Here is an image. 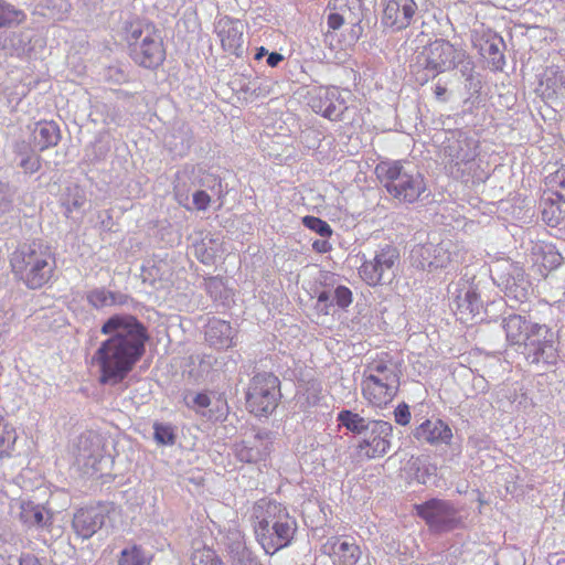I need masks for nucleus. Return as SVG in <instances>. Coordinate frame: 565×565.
<instances>
[{
  "label": "nucleus",
  "mask_w": 565,
  "mask_h": 565,
  "mask_svg": "<svg viewBox=\"0 0 565 565\" xmlns=\"http://www.w3.org/2000/svg\"><path fill=\"white\" fill-rule=\"evenodd\" d=\"M393 426L391 423L376 419L371 424L367 434L359 439L356 449L360 456L367 459L384 457L391 449Z\"/></svg>",
  "instance_id": "f8f14e48"
},
{
  "label": "nucleus",
  "mask_w": 565,
  "mask_h": 565,
  "mask_svg": "<svg viewBox=\"0 0 565 565\" xmlns=\"http://www.w3.org/2000/svg\"><path fill=\"white\" fill-rule=\"evenodd\" d=\"M280 397V381L275 374L263 372L252 377L246 392V404L256 416L271 414Z\"/></svg>",
  "instance_id": "0eeeda50"
},
{
  "label": "nucleus",
  "mask_w": 565,
  "mask_h": 565,
  "mask_svg": "<svg viewBox=\"0 0 565 565\" xmlns=\"http://www.w3.org/2000/svg\"><path fill=\"white\" fill-rule=\"evenodd\" d=\"M216 33L224 51L241 57L244 53V24L228 17L221 18L215 24Z\"/></svg>",
  "instance_id": "a211bd4d"
},
{
  "label": "nucleus",
  "mask_w": 565,
  "mask_h": 565,
  "mask_svg": "<svg viewBox=\"0 0 565 565\" xmlns=\"http://www.w3.org/2000/svg\"><path fill=\"white\" fill-rule=\"evenodd\" d=\"M463 77H466L468 81L471 79L472 75L471 72L473 70V63L470 60L469 55L465 52V57L462 62L458 63L457 66Z\"/></svg>",
  "instance_id": "6e6d98bb"
},
{
  "label": "nucleus",
  "mask_w": 565,
  "mask_h": 565,
  "mask_svg": "<svg viewBox=\"0 0 565 565\" xmlns=\"http://www.w3.org/2000/svg\"><path fill=\"white\" fill-rule=\"evenodd\" d=\"M337 420L350 433L362 438L367 434L371 424H373L375 419H369L350 409H343L338 414Z\"/></svg>",
  "instance_id": "7c9ffc66"
},
{
  "label": "nucleus",
  "mask_w": 565,
  "mask_h": 565,
  "mask_svg": "<svg viewBox=\"0 0 565 565\" xmlns=\"http://www.w3.org/2000/svg\"><path fill=\"white\" fill-rule=\"evenodd\" d=\"M353 300L352 291L349 287L339 285L332 290L333 306L347 309Z\"/></svg>",
  "instance_id": "a19ab883"
},
{
  "label": "nucleus",
  "mask_w": 565,
  "mask_h": 565,
  "mask_svg": "<svg viewBox=\"0 0 565 565\" xmlns=\"http://www.w3.org/2000/svg\"><path fill=\"white\" fill-rule=\"evenodd\" d=\"M563 263V256L555 252L552 246L543 255V266L550 269L557 268Z\"/></svg>",
  "instance_id": "09e8293b"
},
{
  "label": "nucleus",
  "mask_w": 565,
  "mask_h": 565,
  "mask_svg": "<svg viewBox=\"0 0 565 565\" xmlns=\"http://www.w3.org/2000/svg\"><path fill=\"white\" fill-rule=\"evenodd\" d=\"M434 95L436 97L437 100L439 102H447V88L443 85H440L439 83L435 86V89H434Z\"/></svg>",
  "instance_id": "e2e57ef3"
},
{
  "label": "nucleus",
  "mask_w": 565,
  "mask_h": 565,
  "mask_svg": "<svg viewBox=\"0 0 565 565\" xmlns=\"http://www.w3.org/2000/svg\"><path fill=\"white\" fill-rule=\"evenodd\" d=\"M21 168L29 173H35L41 168V159L39 156H28L21 160Z\"/></svg>",
  "instance_id": "603ef678"
},
{
  "label": "nucleus",
  "mask_w": 565,
  "mask_h": 565,
  "mask_svg": "<svg viewBox=\"0 0 565 565\" xmlns=\"http://www.w3.org/2000/svg\"><path fill=\"white\" fill-rule=\"evenodd\" d=\"M502 328L511 344L523 345V354L532 364L555 365L558 361L556 335L546 324L527 320L521 315L503 318Z\"/></svg>",
  "instance_id": "f03ea898"
},
{
  "label": "nucleus",
  "mask_w": 565,
  "mask_h": 565,
  "mask_svg": "<svg viewBox=\"0 0 565 565\" xmlns=\"http://www.w3.org/2000/svg\"><path fill=\"white\" fill-rule=\"evenodd\" d=\"M555 565H565V559H557Z\"/></svg>",
  "instance_id": "774afa93"
},
{
  "label": "nucleus",
  "mask_w": 565,
  "mask_h": 565,
  "mask_svg": "<svg viewBox=\"0 0 565 565\" xmlns=\"http://www.w3.org/2000/svg\"><path fill=\"white\" fill-rule=\"evenodd\" d=\"M375 173L398 203L413 204L429 195L425 177L409 162L381 161L375 167Z\"/></svg>",
  "instance_id": "20e7f679"
},
{
  "label": "nucleus",
  "mask_w": 565,
  "mask_h": 565,
  "mask_svg": "<svg viewBox=\"0 0 565 565\" xmlns=\"http://www.w3.org/2000/svg\"><path fill=\"white\" fill-rule=\"evenodd\" d=\"M450 308L458 320L463 323L472 322L483 308L478 285L469 279L460 278L448 285Z\"/></svg>",
  "instance_id": "1a4fd4ad"
},
{
  "label": "nucleus",
  "mask_w": 565,
  "mask_h": 565,
  "mask_svg": "<svg viewBox=\"0 0 565 565\" xmlns=\"http://www.w3.org/2000/svg\"><path fill=\"white\" fill-rule=\"evenodd\" d=\"M166 142L172 153L184 157L194 143V135L191 127L182 122L173 129Z\"/></svg>",
  "instance_id": "c85d7f7f"
},
{
  "label": "nucleus",
  "mask_w": 565,
  "mask_h": 565,
  "mask_svg": "<svg viewBox=\"0 0 565 565\" xmlns=\"http://www.w3.org/2000/svg\"><path fill=\"white\" fill-rule=\"evenodd\" d=\"M184 401L188 407L210 420L225 418L228 412L227 403L222 396H218L214 408H209L212 401L206 393H198L192 396L191 399H189V396H185Z\"/></svg>",
  "instance_id": "4be33fe9"
},
{
  "label": "nucleus",
  "mask_w": 565,
  "mask_h": 565,
  "mask_svg": "<svg viewBox=\"0 0 565 565\" xmlns=\"http://www.w3.org/2000/svg\"><path fill=\"white\" fill-rule=\"evenodd\" d=\"M415 510L429 531L436 534L450 532L461 523L458 510L447 500L433 498L416 504Z\"/></svg>",
  "instance_id": "9d476101"
},
{
  "label": "nucleus",
  "mask_w": 565,
  "mask_h": 565,
  "mask_svg": "<svg viewBox=\"0 0 565 565\" xmlns=\"http://www.w3.org/2000/svg\"><path fill=\"white\" fill-rule=\"evenodd\" d=\"M252 520L258 543L270 555L289 546L298 529L287 508L268 498L253 504Z\"/></svg>",
  "instance_id": "7ed1b4c3"
},
{
  "label": "nucleus",
  "mask_w": 565,
  "mask_h": 565,
  "mask_svg": "<svg viewBox=\"0 0 565 565\" xmlns=\"http://www.w3.org/2000/svg\"><path fill=\"white\" fill-rule=\"evenodd\" d=\"M267 55H268V51L264 46H260L256 51L255 60H262L264 56H267Z\"/></svg>",
  "instance_id": "338daca9"
},
{
  "label": "nucleus",
  "mask_w": 565,
  "mask_h": 565,
  "mask_svg": "<svg viewBox=\"0 0 565 565\" xmlns=\"http://www.w3.org/2000/svg\"><path fill=\"white\" fill-rule=\"evenodd\" d=\"M395 422L402 426H405L411 420V412L407 404H399L394 411Z\"/></svg>",
  "instance_id": "864d4df0"
},
{
  "label": "nucleus",
  "mask_w": 565,
  "mask_h": 565,
  "mask_svg": "<svg viewBox=\"0 0 565 565\" xmlns=\"http://www.w3.org/2000/svg\"><path fill=\"white\" fill-rule=\"evenodd\" d=\"M20 565H41V564L36 557L28 555V556L21 558Z\"/></svg>",
  "instance_id": "69168bd1"
},
{
  "label": "nucleus",
  "mask_w": 565,
  "mask_h": 565,
  "mask_svg": "<svg viewBox=\"0 0 565 565\" xmlns=\"http://www.w3.org/2000/svg\"><path fill=\"white\" fill-rule=\"evenodd\" d=\"M525 282L523 271L518 267L513 268V275H511L505 282L507 296H512L516 300L525 298L527 294L526 287L524 286Z\"/></svg>",
  "instance_id": "f704fd0d"
},
{
  "label": "nucleus",
  "mask_w": 565,
  "mask_h": 565,
  "mask_svg": "<svg viewBox=\"0 0 565 565\" xmlns=\"http://www.w3.org/2000/svg\"><path fill=\"white\" fill-rule=\"evenodd\" d=\"M86 299L92 307L100 309L109 306L126 305L129 300V296L118 291H110L102 287L89 290Z\"/></svg>",
  "instance_id": "c756f323"
},
{
  "label": "nucleus",
  "mask_w": 565,
  "mask_h": 565,
  "mask_svg": "<svg viewBox=\"0 0 565 565\" xmlns=\"http://www.w3.org/2000/svg\"><path fill=\"white\" fill-rule=\"evenodd\" d=\"M20 520L29 527L45 529L52 524V514L43 505L25 502L21 505Z\"/></svg>",
  "instance_id": "cd10ccee"
},
{
  "label": "nucleus",
  "mask_w": 565,
  "mask_h": 565,
  "mask_svg": "<svg viewBox=\"0 0 565 565\" xmlns=\"http://www.w3.org/2000/svg\"><path fill=\"white\" fill-rule=\"evenodd\" d=\"M60 140L61 130L55 121H41L36 124L33 130V142L40 151L55 147Z\"/></svg>",
  "instance_id": "bb28decb"
},
{
  "label": "nucleus",
  "mask_w": 565,
  "mask_h": 565,
  "mask_svg": "<svg viewBox=\"0 0 565 565\" xmlns=\"http://www.w3.org/2000/svg\"><path fill=\"white\" fill-rule=\"evenodd\" d=\"M147 556L139 545L126 547L120 552L118 565H145Z\"/></svg>",
  "instance_id": "4c0bfd02"
},
{
  "label": "nucleus",
  "mask_w": 565,
  "mask_h": 565,
  "mask_svg": "<svg viewBox=\"0 0 565 565\" xmlns=\"http://www.w3.org/2000/svg\"><path fill=\"white\" fill-rule=\"evenodd\" d=\"M107 510L103 505L77 510L72 520V527L83 540L90 539L105 524Z\"/></svg>",
  "instance_id": "dca6fc26"
},
{
  "label": "nucleus",
  "mask_w": 565,
  "mask_h": 565,
  "mask_svg": "<svg viewBox=\"0 0 565 565\" xmlns=\"http://www.w3.org/2000/svg\"><path fill=\"white\" fill-rule=\"evenodd\" d=\"M234 330L230 322L212 319L205 329L206 341L216 349H227L233 344Z\"/></svg>",
  "instance_id": "393cba45"
},
{
  "label": "nucleus",
  "mask_w": 565,
  "mask_h": 565,
  "mask_svg": "<svg viewBox=\"0 0 565 565\" xmlns=\"http://www.w3.org/2000/svg\"><path fill=\"white\" fill-rule=\"evenodd\" d=\"M193 204L198 211H205L211 203V195L204 190H198L193 193Z\"/></svg>",
  "instance_id": "3c124183"
},
{
  "label": "nucleus",
  "mask_w": 565,
  "mask_h": 565,
  "mask_svg": "<svg viewBox=\"0 0 565 565\" xmlns=\"http://www.w3.org/2000/svg\"><path fill=\"white\" fill-rule=\"evenodd\" d=\"M423 233L415 235L414 239L417 243L412 247L409 255L412 265L418 269L445 267L451 259L449 250L451 242L447 239L438 243L433 241L423 243Z\"/></svg>",
  "instance_id": "9b49d317"
},
{
  "label": "nucleus",
  "mask_w": 565,
  "mask_h": 565,
  "mask_svg": "<svg viewBox=\"0 0 565 565\" xmlns=\"http://www.w3.org/2000/svg\"><path fill=\"white\" fill-rule=\"evenodd\" d=\"M323 553L333 555L334 563L356 564L360 557V548L354 543L342 541L338 537L330 539L323 546Z\"/></svg>",
  "instance_id": "b1692460"
},
{
  "label": "nucleus",
  "mask_w": 565,
  "mask_h": 565,
  "mask_svg": "<svg viewBox=\"0 0 565 565\" xmlns=\"http://www.w3.org/2000/svg\"><path fill=\"white\" fill-rule=\"evenodd\" d=\"M204 288L214 299L221 298L224 289V284L220 277H209L204 281Z\"/></svg>",
  "instance_id": "49530a36"
},
{
  "label": "nucleus",
  "mask_w": 565,
  "mask_h": 565,
  "mask_svg": "<svg viewBox=\"0 0 565 565\" xmlns=\"http://www.w3.org/2000/svg\"><path fill=\"white\" fill-rule=\"evenodd\" d=\"M310 106L316 114L333 121L342 120L348 109L345 100L337 87L320 88L318 95L311 98Z\"/></svg>",
  "instance_id": "f3484780"
},
{
  "label": "nucleus",
  "mask_w": 565,
  "mask_h": 565,
  "mask_svg": "<svg viewBox=\"0 0 565 565\" xmlns=\"http://www.w3.org/2000/svg\"><path fill=\"white\" fill-rule=\"evenodd\" d=\"M195 252L198 255V258L204 263L210 264L213 260L214 254L207 252L206 244L202 242L200 245L195 247Z\"/></svg>",
  "instance_id": "13d9d810"
},
{
  "label": "nucleus",
  "mask_w": 565,
  "mask_h": 565,
  "mask_svg": "<svg viewBox=\"0 0 565 565\" xmlns=\"http://www.w3.org/2000/svg\"><path fill=\"white\" fill-rule=\"evenodd\" d=\"M412 436L420 444L430 446L450 445L452 430L439 418L426 419L414 428Z\"/></svg>",
  "instance_id": "6ab92c4d"
},
{
  "label": "nucleus",
  "mask_w": 565,
  "mask_h": 565,
  "mask_svg": "<svg viewBox=\"0 0 565 565\" xmlns=\"http://www.w3.org/2000/svg\"><path fill=\"white\" fill-rule=\"evenodd\" d=\"M46 7L57 8L60 13L68 11L70 3L67 0H46Z\"/></svg>",
  "instance_id": "bf43d9fd"
},
{
  "label": "nucleus",
  "mask_w": 565,
  "mask_h": 565,
  "mask_svg": "<svg viewBox=\"0 0 565 565\" xmlns=\"http://www.w3.org/2000/svg\"><path fill=\"white\" fill-rule=\"evenodd\" d=\"M302 224L323 238L330 237L333 232L331 226L326 221L312 215L302 217Z\"/></svg>",
  "instance_id": "58836bf2"
},
{
  "label": "nucleus",
  "mask_w": 565,
  "mask_h": 565,
  "mask_svg": "<svg viewBox=\"0 0 565 565\" xmlns=\"http://www.w3.org/2000/svg\"><path fill=\"white\" fill-rule=\"evenodd\" d=\"M321 386L318 383H308L303 393L305 404L307 407L315 406L320 401Z\"/></svg>",
  "instance_id": "a18cd8bd"
},
{
  "label": "nucleus",
  "mask_w": 565,
  "mask_h": 565,
  "mask_svg": "<svg viewBox=\"0 0 565 565\" xmlns=\"http://www.w3.org/2000/svg\"><path fill=\"white\" fill-rule=\"evenodd\" d=\"M107 338L100 342L92 360L99 370V383L117 385L134 370L146 353L147 327L135 316L116 313L100 327Z\"/></svg>",
  "instance_id": "f257e3e1"
},
{
  "label": "nucleus",
  "mask_w": 565,
  "mask_h": 565,
  "mask_svg": "<svg viewBox=\"0 0 565 565\" xmlns=\"http://www.w3.org/2000/svg\"><path fill=\"white\" fill-rule=\"evenodd\" d=\"M548 183L554 189L553 194L556 199L565 202V169H559L550 175Z\"/></svg>",
  "instance_id": "79ce46f5"
},
{
  "label": "nucleus",
  "mask_w": 565,
  "mask_h": 565,
  "mask_svg": "<svg viewBox=\"0 0 565 565\" xmlns=\"http://www.w3.org/2000/svg\"><path fill=\"white\" fill-rule=\"evenodd\" d=\"M85 200L83 196L74 198L72 202H68L66 205V212L71 213L73 210H78L83 206Z\"/></svg>",
  "instance_id": "0e129e2a"
},
{
  "label": "nucleus",
  "mask_w": 565,
  "mask_h": 565,
  "mask_svg": "<svg viewBox=\"0 0 565 565\" xmlns=\"http://www.w3.org/2000/svg\"><path fill=\"white\" fill-rule=\"evenodd\" d=\"M476 150L477 142L465 132L457 131L452 134L451 138L447 139L444 154L451 163L459 166L472 161L477 156Z\"/></svg>",
  "instance_id": "aec40b11"
},
{
  "label": "nucleus",
  "mask_w": 565,
  "mask_h": 565,
  "mask_svg": "<svg viewBox=\"0 0 565 565\" xmlns=\"http://www.w3.org/2000/svg\"><path fill=\"white\" fill-rule=\"evenodd\" d=\"M17 438L15 428L0 417V458L12 455Z\"/></svg>",
  "instance_id": "473e14b6"
},
{
  "label": "nucleus",
  "mask_w": 565,
  "mask_h": 565,
  "mask_svg": "<svg viewBox=\"0 0 565 565\" xmlns=\"http://www.w3.org/2000/svg\"><path fill=\"white\" fill-rule=\"evenodd\" d=\"M396 371H399L397 365L392 362V361H383V360H380V361H374L372 363H370L369 365H366L364 372H363V375H367V374H380V373H388V372H396Z\"/></svg>",
  "instance_id": "37998d69"
},
{
  "label": "nucleus",
  "mask_w": 565,
  "mask_h": 565,
  "mask_svg": "<svg viewBox=\"0 0 565 565\" xmlns=\"http://www.w3.org/2000/svg\"><path fill=\"white\" fill-rule=\"evenodd\" d=\"M504 47L505 44L503 39L501 36H495L492 40L487 41L486 46L482 49L495 70H502L505 64L503 55Z\"/></svg>",
  "instance_id": "72a5a7b5"
},
{
  "label": "nucleus",
  "mask_w": 565,
  "mask_h": 565,
  "mask_svg": "<svg viewBox=\"0 0 565 565\" xmlns=\"http://www.w3.org/2000/svg\"><path fill=\"white\" fill-rule=\"evenodd\" d=\"M76 448L78 459L85 461V465L94 466L103 458V440L94 430L82 433L77 438Z\"/></svg>",
  "instance_id": "5701e85b"
},
{
  "label": "nucleus",
  "mask_w": 565,
  "mask_h": 565,
  "mask_svg": "<svg viewBox=\"0 0 565 565\" xmlns=\"http://www.w3.org/2000/svg\"><path fill=\"white\" fill-rule=\"evenodd\" d=\"M329 7L347 18V23L358 26L361 22L362 0H330Z\"/></svg>",
  "instance_id": "2f4dec72"
},
{
  "label": "nucleus",
  "mask_w": 565,
  "mask_h": 565,
  "mask_svg": "<svg viewBox=\"0 0 565 565\" xmlns=\"http://www.w3.org/2000/svg\"><path fill=\"white\" fill-rule=\"evenodd\" d=\"M284 60V56L278 52L268 53L266 63L270 67H276Z\"/></svg>",
  "instance_id": "680f3d73"
},
{
  "label": "nucleus",
  "mask_w": 565,
  "mask_h": 565,
  "mask_svg": "<svg viewBox=\"0 0 565 565\" xmlns=\"http://www.w3.org/2000/svg\"><path fill=\"white\" fill-rule=\"evenodd\" d=\"M25 19L23 11L14 8L12 4L0 0V29L20 24Z\"/></svg>",
  "instance_id": "c9c22d12"
},
{
  "label": "nucleus",
  "mask_w": 565,
  "mask_h": 565,
  "mask_svg": "<svg viewBox=\"0 0 565 565\" xmlns=\"http://www.w3.org/2000/svg\"><path fill=\"white\" fill-rule=\"evenodd\" d=\"M201 185L206 186L213 193V195H216L220 200L227 194V190L224 189L221 179H217L213 175L207 177L206 180L201 183Z\"/></svg>",
  "instance_id": "de8ad7c7"
},
{
  "label": "nucleus",
  "mask_w": 565,
  "mask_h": 565,
  "mask_svg": "<svg viewBox=\"0 0 565 565\" xmlns=\"http://www.w3.org/2000/svg\"><path fill=\"white\" fill-rule=\"evenodd\" d=\"M363 396L374 406L387 405L397 394V388L390 387L379 376L363 375L361 383Z\"/></svg>",
  "instance_id": "412c9836"
},
{
  "label": "nucleus",
  "mask_w": 565,
  "mask_h": 565,
  "mask_svg": "<svg viewBox=\"0 0 565 565\" xmlns=\"http://www.w3.org/2000/svg\"><path fill=\"white\" fill-rule=\"evenodd\" d=\"M153 439L161 446L174 445L177 440L174 427L171 424L156 422L153 424Z\"/></svg>",
  "instance_id": "e433bc0d"
},
{
  "label": "nucleus",
  "mask_w": 565,
  "mask_h": 565,
  "mask_svg": "<svg viewBox=\"0 0 565 565\" xmlns=\"http://www.w3.org/2000/svg\"><path fill=\"white\" fill-rule=\"evenodd\" d=\"M312 248L318 253H327L331 249V244L327 239H317L312 243Z\"/></svg>",
  "instance_id": "052dcab7"
},
{
  "label": "nucleus",
  "mask_w": 565,
  "mask_h": 565,
  "mask_svg": "<svg viewBox=\"0 0 565 565\" xmlns=\"http://www.w3.org/2000/svg\"><path fill=\"white\" fill-rule=\"evenodd\" d=\"M317 306L323 315H329L330 309L333 307L332 290H323L317 297Z\"/></svg>",
  "instance_id": "8fccbe9b"
},
{
  "label": "nucleus",
  "mask_w": 565,
  "mask_h": 565,
  "mask_svg": "<svg viewBox=\"0 0 565 565\" xmlns=\"http://www.w3.org/2000/svg\"><path fill=\"white\" fill-rule=\"evenodd\" d=\"M399 371H396V372H388V373H380V374H371L372 376H379V379L383 380L385 382V384L390 387H394V388H397V391L399 390Z\"/></svg>",
  "instance_id": "5fc2aeb1"
},
{
  "label": "nucleus",
  "mask_w": 565,
  "mask_h": 565,
  "mask_svg": "<svg viewBox=\"0 0 565 565\" xmlns=\"http://www.w3.org/2000/svg\"><path fill=\"white\" fill-rule=\"evenodd\" d=\"M222 559L211 548H203L194 552L192 565H222Z\"/></svg>",
  "instance_id": "ea45409f"
},
{
  "label": "nucleus",
  "mask_w": 565,
  "mask_h": 565,
  "mask_svg": "<svg viewBox=\"0 0 565 565\" xmlns=\"http://www.w3.org/2000/svg\"><path fill=\"white\" fill-rule=\"evenodd\" d=\"M345 22H347V18L343 14H340L335 11L331 12L328 15V20H327L329 29H332V30L340 29Z\"/></svg>",
  "instance_id": "4d7b16f0"
},
{
  "label": "nucleus",
  "mask_w": 565,
  "mask_h": 565,
  "mask_svg": "<svg viewBox=\"0 0 565 565\" xmlns=\"http://www.w3.org/2000/svg\"><path fill=\"white\" fill-rule=\"evenodd\" d=\"M226 551L232 565H262L239 533L227 537Z\"/></svg>",
  "instance_id": "a878e982"
},
{
  "label": "nucleus",
  "mask_w": 565,
  "mask_h": 565,
  "mask_svg": "<svg viewBox=\"0 0 565 565\" xmlns=\"http://www.w3.org/2000/svg\"><path fill=\"white\" fill-rule=\"evenodd\" d=\"M148 28L154 26L151 24H146L145 26H142L139 22L130 24L126 33V39L129 43V51H131V44L136 43L137 41H140L141 39H145V34L148 31Z\"/></svg>",
  "instance_id": "c03bdc74"
},
{
  "label": "nucleus",
  "mask_w": 565,
  "mask_h": 565,
  "mask_svg": "<svg viewBox=\"0 0 565 565\" xmlns=\"http://www.w3.org/2000/svg\"><path fill=\"white\" fill-rule=\"evenodd\" d=\"M418 7L415 0H386L382 23L395 31L408 28Z\"/></svg>",
  "instance_id": "4468645a"
},
{
  "label": "nucleus",
  "mask_w": 565,
  "mask_h": 565,
  "mask_svg": "<svg viewBox=\"0 0 565 565\" xmlns=\"http://www.w3.org/2000/svg\"><path fill=\"white\" fill-rule=\"evenodd\" d=\"M463 57V50L456 47L447 40H436L426 46L422 55L418 56L417 64L422 70L417 72L416 81L424 85L430 78L457 68Z\"/></svg>",
  "instance_id": "423d86ee"
},
{
  "label": "nucleus",
  "mask_w": 565,
  "mask_h": 565,
  "mask_svg": "<svg viewBox=\"0 0 565 565\" xmlns=\"http://www.w3.org/2000/svg\"><path fill=\"white\" fill-rule=\"evenodd\" d=\"M399 260V249L392 244H385L375 250L372 259L363 262L359 274L372 287L391 284L397 274Z\"/></svg>",
  "instance_id": "6e6552de"
},
{
  "label": "nucleus",
  "mask_w": 565,
  "mask_h": 565,
  "mask_svg": "<svg viewBox=\"0 0 565 565\" xmlns=\"http://www.w3.org/2000/svg\"><path fill=\"white\" fill-rule=\"evenodd\" d=\"M270 433L258 430L250 439L235 445V457L245 463H256L265 460L270 452Z\"/></svg>",
  "instance_id": "2eb2a0df"
},
{
  "label": "nucleus",
  "mask_w": 565,
  "mask_h": 565,
  "mask_svg": "<svg viewBox=\"0 0 565 565\" xmlns=\"http://www.w3.org/2000/svg\"><path fill=\"white\" fill-rule=\"evenodd\" d=\"M14 276L30 289H38L51 279L55 259L50 246L40 241L19 246L11 255Z\"/></svg>",
  "instance_id": "39448f33"
},
{
  "label": "nucleus",
  "mask_w": 565,
  "mask_h": 565,
  "mask_svg": "<svg viewBox=\"0 0 565 565\" xmlns=\"http://www.w3.org/2000/svg\"><path fill=\"white\" fill-rule=\"evenodd\" d=\"M131 58L145 68H157L166 57L162 39L154 28H148L145 39L131 44Z\"/></svg>",
  "instance_id": "ddd939ff"
}]
</instances>
